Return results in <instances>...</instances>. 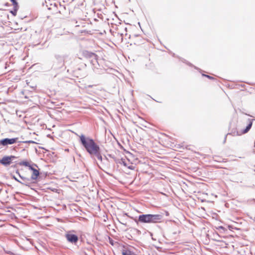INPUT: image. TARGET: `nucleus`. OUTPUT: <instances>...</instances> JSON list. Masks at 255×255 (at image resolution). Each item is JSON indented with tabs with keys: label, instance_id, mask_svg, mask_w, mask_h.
<instances>
[{
	"label": "nucleus",
	"instance_id": "obj_4",
	"mask_svg": "<svg viewBox=\"0 0 255 255\" xmlns=\"http://www.w3.org/2000/svg\"><path fill=\"white\" fill-rule=\"evenodd\" d=\"M15 158L14 156H5L0 159V163L4 165H8L11 164L12 161Z\"/></svg>",
	"mask_w": 255,
	"mask_h": 255
},
{
	"label": "nucleus",
	"instance_id": "obj_11",
	"mask_svg": "<svg viewBox=\"0 0 255 255\" xmlns=\"http://www.w3.org/2000/svg\"><path fill=\"white\" fill-rule=\"evenodd\" d=\"M19 164L21 166H25L28 167L29 168H30V167H31V166L30 165V162L26 160L20 161L19 163Z\"/></svg>",
	"mask_w": 255,
	"mask_h": 255
},
{
	"label": "nucleus",
	"instance_id": "obj_12",
	"mask_svg": "<svg viewBox=\"0 0 255 255\" xmlns=\"http://www.w3.org/2000/svg\"><path fill=\"white\" fill-rule=\"evenodd\" d=\"M203 76H205V77H207V78H209V79H213V77H211V76H209V75H205V74H203Z\"/></svg>",
	"mask_w": 255,
	"mask_h": 255
},
{
	"label": "nucleus",
	"instance_id": "obj_5",
	"mask_svg": "<svg viewBox=\"0 0 255 255\" xmlns=\"http://www.w3.org/2000/svg\"><path fill=\"white\" fill-rule=\"evenodd\" d=\"M252 122L251 121H250L249 124L246 127V128L243 131L238 132V131H233L231 134H232L234 136H237V135H241L243 134H245L247 132H248L249 130L251 129L252 126Z\"/></svg>",
	"mask_w": 255,
	"mask_h": 255
},
{
	"label": "nucleus",
	"instance_id": "obj_14",
	"mask_svg": "<svg viewBox=\"0 0 255 255\" xmlns=\"http://www.w3.org/2000/svg\"><path fill=\"white\" fill-rule=\"evenodd\" d=\"M223 244H224V242H221V245H220V246H224ZM225 245H227V244L225 243Z\"/></svg>",
	"mask_w": 255,
	"mask_h": 255
},
{
	"label": "nucleus",
	"instance_id": "obj_10",
	"mask_svg": "<svg viewBox=\"0 0 255 255\" xmlns=\"http://www.w3.org/2000/svg\"><path fill=\"white\" fill-rule=\"evenodd\" d=\"M29 169H30V170H31L32 171V175H31V178L32 179H37L38 176L39 175V172L38 170H37V169L34 168L32 166L30 167Z\"/></svg>",
	"mask_w": 255,
	"mask_h": 255
},
{
	"label": "nucleus",
	"instance_id": "obj_15",
	"mask_svg": "<svg viewBox=\"0 0 255 255\" xmlns=\"http://www.w3.org/2000/svg\"><path fill=\"white\" fill-rule=\"evenodd\" d=\"M128 168H130V169H133V166L132 165H131V166H129Z\"/></svg>",
	"mask_w": 255,
	"mask_h": 255
},
{
	"label": "nucleus",
	"instance_id": "obj_3",
	"mask_svg": "<svg viewBox=\"0 0 255 255\" xmlns=\"http://www.w3.org/2000/svg\"><path fill=\"white\" fill-rule=\"evenodd\" d=\"M18 140L17 137L12 138H4L0 140V145L3 146H6L8 144H12L17 142Z\"/></svg>",
	"mask_w": 255,
	"mask_h": 255
},
{
	"label": "nucleus",
	"instance_id": "obj_9",
	"mask_svg": "<svg viewBox=\"0 0 255 255\" xmlns=\"http://www.w3.org/2000/svg\"><path fill=\"white\" fill-rule=\"evenodd\" d=\"M83 56L85 58H89L93 57H96L97 55L94 53L89 52L87 50H85L83 52Z\"/></svg>",
	"mask_w": 255,
	"mask_h": 255
},
{
	"label": "nucleus",
	"instance_id": "obj_16",
	"mask_svg": "<svg viewBox=\"0 0 255 255\" xmlns=\"http://www.w3.org/2000/svg\"><path fill=\"white\" fill-rule=\"evenodd\" d=\"M92 86H89V87H92Z\"/></svg>",
	"mask_w": 255,
	"mask_h": 255
},
{
	"label": "nucleus",
	"instance_id": "obj_6",
	"mask_svg": "<svg viewBox=\"0 0 255 255\" xmlns=\"http://www.w3.org/2000/svg\"><path fill=\"white\" fill-rule=\"evenodd\" d=\"M66 238L67 240L70 243H76L77 242L78 240V237L74 234H67L66 235Z\"/></svg>",
	"mask_w": 255,
	"mask_h": 255
},
{
	"label": "nucleus",
	"instance_id": "obj_2",
	"mask_svg": "<svg viewBox=\"0 0 255 255\" xmlns=\"http://www.w3.org/2000/svg\"><path fill=\"white\" fill-rule=\"evenodd\" d=\"M162 216L158 214H143L138 217V221L143 223H156L160 222Z\"/></svg>",
	"mask_w": 255,
	"mask_h": 255
},
{
	"label": "nucleus",
	"instance_id": "obj_8",
	"mask_svg": "<svg viewBox=\"0 0 255 255\" xmlns=\"http://www.w3.org/2000/svg\"><path fill=\"white\" fill-rule=\"evenodd\" d=\"M122 255H136L134 253L130 251L128 248L125 247L121 251Z\"/></svg>",
	"mask_w": 255,
	"mask_h": 255
},
{
	"label": "nucleus",
	"instance_id": "obj_13",
	"mask_svg": "<svg viewBox=\"0 0 255 255\" xmlns=\"http://www.w3.org/2000/svg\"><path fill=\"white\" fill-rule=\"evenodd\" d=\"M5 6H8L9 5V3H8V2H6L4 4Z\"/></svg>",
	"mask_w": 255,
	"mask_h": 255
},
{
	"label": "nucleus",
	"instance_id": "obj_1",
	"mask_svg": "<svg viewBox=\"0 0 255 255\" xmlns=\"http://www.w3.org/2000/svg\"><path fill=\"white\" fill-rule=\"evenodd\" d=\"M80 139L82 144L89 154L95 156L99 160L102 159L100 147L93 139L86 137L84 135H80Z\"/></svg>",
	"mask_w": 255,
	"mask_h": 255
},
{
	"label": "nucleus",
	"instance_id": "obj_7",
	"mask_svg": "<svg viewBox=\"0 0 255 255\" xmlns=\"http://www.w3.org/2000/svg\"><path fill=\"white\" fill-rule=\"evenodd\" d=\"M10 1L12 3V5L13 6V9L10 11V12L13 15L16 16L17 14V11L19 8V5L18 2L16 0H10Z\"/></svg>",
	"mask_w": 255,
	"mask_h": 255
}]
</instances>
